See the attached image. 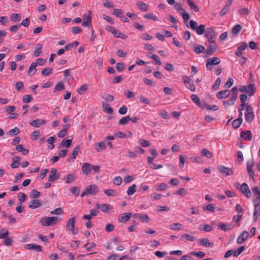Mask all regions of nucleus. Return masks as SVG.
<instances>
[{
	"mask_svg": "<svg viewBox=\"0 0 260 260\" xmlns=\"http://www.w3.org/2000/svg\"><path fill=\"white\" fill-rule=\"evenodd\" d=\"M59 219L57 217H45L40 221L41 224L44 226L53 225L58 222Z\"/></svg>",
	"mask_w": 260,
	"mask_h": 260,
	"instance_id": "nucleus-1",
	"label": "nucleus"
},
{
	"mask_svg": "<svg viewBox=\"0 0 260 260\" xmlns=\"http://www.w3.org/2000/svg\"><path fill=\"white\" fill-rule=\"evenodd\" d=\"M98 192L96 186L95 185H90L82 192L81 197H83L87 194L95 195Z\"/></svg>",
	"mask_w": 260,
	"mask_h": 260,
	"instance_id": "nucleus-2",
	"label": "nucleus"
},
{
	"mask_svg": "<svg viewBox=\"0 0 260 260\" xmlns=\"http://www.w3.org/2000/svg\"><path fill=\"white\" fill-rule=\"evenodd\" d=\"M220 62V59L218 57L209 58L207 60L206 68L208 70H211L214 66L218 64Z\"/></svg>",
	"mask_w": 260,
	"mask_h": 260,
	"instance_id": "nucleus-3",
	"label": "nucleus"
},
{
	"mask_svg": "<svg viewBox=\"0 0 260 260\" xmlns=\"http://www.w3.org/2000/svg\"><path fill=\"white\" fill-rule=\"evenodd\" d=\"M239 90L242 92H246L249 95H252L255 92V88L254 87V84H249L248 86L244 85L242 86Z\"/></svg>",
	"mask_w": 260,
	"mask_h": 260,
	"instance_id": "nucleus-4",
	"label": "nucleus"
},
{
	"mask_svg": "<svg viewBox=\"0 0 260 260\" xmlns=\"http://www.w3.org/2000/svg\"><path fill=\"white\" fill-rule=\"evenodd\" d=\"M231 91L233 92V95L231 97V103H230L229 101H223V104L225 106V108H227L231 105H234L235 102L237 99V88L236 87H234L232 88Z\"/></svg>",
	"mask_w": 260,
	"mask_h": 260,
	"instance_id": "nucleus-5",
	"label": "nucleus"
},
{
	"mask_svg": "<svg viewBox=\"0 0 260 260\" xmlns=\"http://www.w3.org/2000/svg\"><path fill=\"white\" fill-rule=\"evenodd\" d=\"M245 115L246 121L250 123L253 120L254 118V114L252 108L250 105L247 106L246 111Z\"/></svg>",
	"mask_w": 260,
	"mask_h": 260,
	"instance_id": "nucleus-6",
	"label": "nucleus"
},
{
	"mask_svg": "<svg viewBox=\"0 0 260 260\" xmlns=\"http://www.w3.org/2000/svg\"><path fill=\"white\" fill-rule=\"evenodd\" d=\"M216 33L214 30L211 28H207L205 32V37L208 39V42L215 40Z\"/></svg>",
	"mask_w": 260,
	"mask_h": 260,
	"instance_id": "nucleus-7",
	"label": "nucleus"
},
{
	"mask_svg": "<svg viewBox=\"0 0 260 260\" xmlns=\"http://www.w3.org/2000/svg\"><path fill=\"white\" fill-rule=\"evenodd\" d=\"M252 191L254 194V197L253 199L254 204H258L260 203V191L257 186H255L252 188Z\"/></svg>",
	"mask_w": 260,
	"mask_h": 260,
	"instance_id": "nucleus-8",
	"label": "nucleus"
},
{
	"mask_svg": "<svg viewBox=\"0 0 260 260\" xmlns=\"http://www.w3.org/2000/svg\"><path fill=\"white\" fill-rule=\"evenodd\" d=\"M209 44L206 50V53L208 55H211L216 51L217 46L215 41H209Z\"/></svg>",
	"mask_w": 260,
	"mask_h": 260,
	"instance_id": "nucleus-9",
	"label": "nucleus"
},
{
	"mask_svg": "<svg viewBox=\"0 0 260 260\" xmlns=\"http://www.w3.org/2000/svg\"><path fill=\"white\" fill-rule=\"evenodd\" d=\"M95 208L96 209H101L102 212L105 213H109L110 209L112 208L111 206L107 204H101L96 203L95 204Z\"/></svg>",
	"mask_w": 260,
	"mask_h": 260,
	"instance_id": "nucleus-10",
	"label": "nucleus"
},
{
	"mask_svg": "<svg viewBox=\"0 0 260 260\" xmlns=\"http://www.w3.org/2000/svg\"><path fill=\"white\" fill-rule=\"evenodd\" d=\"M249 233L247 231H243L238 237L237 242L238 244L243 243L248 238Z\"/></svg>",
	"mask_w": 260,
	"mask_h": 260,
	"instance_id": "nucleus-11",
	"label": "nucleus"
},
{
	"mask_svg": "<svg viewBox=\"0 0 260 260\" xmlns=\"http://www.w3.org/2000/svg\"><path fill=\"white\" fill-rule=\"evenodd\" d=\"M218 170L221 173L224 174L226 176L233 175L234 173V171L232 169L223 166H220L218 167Z\"/></svg>",
	"mask_w": 260,
	"mask_h": 260,
	"instance_id": "nucleus-12",
	"label": "nucleus"
},
{
	"mask_svg": "<svg viewBox=\"0 0 260 260\" xmlns=\"http://www.w3.org/2000/svg\"><path fill=\"white\" fill-rule=\"evenodd\" d=\"M57 170L56 169H52L49 175L48 180L49 182H53L57 180L59 177V175L56 173Z\"/></svg>",
	"mask_w": 260,
	"mask_h": 260,
	"instance_id": "nucleus-13",
	"label": "nucleus"
},
{
	"mask_svg": "<svg viewBox=\"0 0 260 260\" xmlns=\"http://www.w3.org/2000/svg\"><path fill=\"white\" fill-rule=\"evenodd\" d=\"M92 170V165L89 163H84L82 166V172L83 174L87 176Z\"/></svg>",
	"mask_w": 260,
	"mask_h": 260,
	"instance_id": "nucleus-14",
	"label": "nucleus"
},
{
	"mask_svg": "<svg viewBox=\"0 0 260 260\" xmlns=\"http://www.w3.org/2000/svg\"><path fill=\"white\" fill-rule=\"evenodd\" d=\"M230 95V91L228 89L220 91L216 93V96L219 99H225L229 97Z\"/></svg>",
	"mask_w": 260,
	"mask_h": 260,
	"instance_id": "nucleus-15",
	"label": "nucleus"
},
{
	"mask_svg": "<svg viewBox=\"0 0 260 260\" xmlns=\"http://www.w3.org/2000/svg\"><path fill=\"white\" fill-rule=\"evenodd\" d=\"M132 216V213H124L118 217V221L120 222L127 221Z\"/></svg>",
	"mask_w": 260,
	"mask_h": 260,
	"instance_id": "nucleus-16",
	"label": "nucleus"
},
{
	"mask_svg": "<svg viewBox=\"0 0 260 260\" xmlns=\"http://www.w3.org/2000/svg\"><path fill=\"white\" fill-rule=\"evenodd\" d=\"M254 164L253 161H249L247 162V170L249 176L254 179V172L252 170Z\"/></svg>",
	"mask_w": 260,
	"mask_h": 260,
	"instance_id": "nucleus-17",
	"label": "nucleus"
},
{
	"mask_svg": "<svg viewBox=\"0 0 260 260\" xmlns=\"http://www.w3.org/2000/svg\"><path fill=\"white\" fill-rule=\"evenodd\" d=\"M240 190L245 196H246L247 198H249V194L250 193V191L249 190L248 185L246 183H243L241 185Z\"/></svg>",
	"mask_w": 260,
	"mask_h": 260,
	"instance_id": "nucleus-18",
	"label": "nucleus"
},
{
	"mask_svg": "<svg viewBox=\"0 0 260 260\" xmlns=\"http://www.w3.org/2000/svg\"><path fill=\"white\" fill-rule=\"evenodd\" d=\"M45 123L46 121L45 120L37 119L30 122L29 124L34 127H38L42 125L45 124Z\"/></svg>",
	"mask_w": 260,
	"mask_h": 260,
	"instance_id": "nucleus-19",
	"label": "nucleus"
},
{
	"mask_svg": "<svg viewBox=\"0 0 260 260\" xmlns=\"http://www.w3.org/2000/svg\"><path fill=\"white\" fill-rule=\"evenodd\" d=\"M240 136L241 138L245 140L250 141L252 139V134L250 131L241 132Z\"/></svg>",
	"mask_w": 260,
	"mask_h": 260,
	"instance_id": "nucleus-20",
	"label": "nucleus"
},
{
	"mask_svg": "<svg viewBox=\"0 0 260 260\" xmlns=\"http://www.w3.org/2000/svg\"><path fill=\"white\" fill-rule=\"evenodd\" d=\"M218 228L223 231H229L233 228V225L232 224H225L223 223H220L218 225Z\"/></svg>",
	"mask_w": 260,
	"mask_h": 260,
	"instance_id": "nucleus-21",
	"label": "nucleus"
},
{
	"mask_svg": "<svg viewBox=\"0 0 260 260\" xmlns=\"http://www.w3.org/2000/svg\"><path fill=\"white\" fill-rule=\"evenodd\" d=\"M199 244L206 247H210L213 245V243H211L208 238H204L199 240Z\"/></svg>",
	"mask_w": 260,
	"mask_h": 260,
	"instance_id": "nucleus-22",
	"label": "nucleus"
},
{
	"mask_svg": "<svg viewBox=\"0 0 260 260\" xmlns=\"http://www.w3.org/2000/svg\"><path fill=\"white\" fill-rule=\"evenodd\" d=\"M254 211L253 213L254 221H256L260 215V204H254Z\"/></svg>",
	"mask_w": 260,
	"mask_h": 260,
	"instance_id": "nucleus-23",
	"label": "nucleus"
},
{
	"mask_svg": "<svg viewBox=\"0 0 260 260\" xmlns=\"http://www.w3.org/2000/svg\"><path fill=\"white\" fill-rule=\"evenodd\" d=\"M41 202L38 200H32L30 201L28 207L31 209H36L41 206Z\"/></svg>",
	"mask_w": 260,
	"mask_h": 260,
	"instance_id": "nucleus-24",
	"label": "nucleus"
},
{
	"mask_svg": "<svg viewBox=\"0 0 260 260\" xmlns=\"http://www.w3.org/2000/svg\"><path fill=\"white\" fill-rule=\"evenodd\" d=\"M24 247L27 249H35L38 252L42 250V247L41 246L34 244H27L25 245Z\"/></svg>",
	"mask_w": 260,
	"mask_h": 260,
	"instance_id": "nucleus-25",
	"label": "nucleus"
},
{
	"mask_svg": "<svg viewBox=\"0 0 260 260\" xmlns=\"http://www.w3.org/2000/svg\"><path fill=\"white\" fill-rule=\"evenodd\" d=\"M37 66V63L36 62H32L30 67L29 68L28 74L29 76L33 75L37 71L36 67Z\"/></svg>",
	"mask_w": 260,
	"mask_h": 260,
	"instance_id": "nucleus-26",
	"label": "nucleus"
},
{
	"mask_svg": "<svg viewBox=\"0 0 260 260\" xmlns=\"http://www.w3.org/2000/svg\"><path fill=\"white\" fill-rule=\"evenodd\" d=\"M102 107L104 109V110L106 111L107 113L109 114H111L113 112V109L111 107H110V105L104 102H102Z\"/></svg>",
	"mask_w": 260,
	"mask_h": 260,
	"instance_id": "nucleus-27",
	"label": "nucleus"
},
{
	"mask_svg": "<svg viewBox=\"0 0 260 260\" xmlns=\"http://www.w3.org/2000/svg\"><path fill=\"white\" fill-rule=\"evenodd\" d=\"M82 25L84 27L89 28L91 25V17H83Z\"/></svg>",
	"mask_w": 260,
	"mask_h": 260,
	"instance_id": "nucleus-28",
	"label": "nucleus"
},
{
	"mask_svg": "<svg viewBox=\"0 0 260 260\" xmlns=\"http://www.w3.org/2000/svg\"><path fill=\"white\" fill-rule=\"evenodd\" d=\"M243 121L242 118H238L237 119H235L233 122V127L234 128L236 129L240 127L241 124V123Z\"/></svg>",
	"mask_w": 260,
	"mask_h": 260,
	"instance_id": "nucleus-29",
	"label": "nucleus"
},
{
	"mask_svg": "<svg viewBox=\"0 0 260 260\" xmlns=\"http://www.w3.org/2000/svg\"><path fill=\"white\" fill-rule=\"evenodd\" d=\"M16 149L18 151L22 152L23 155H26L29 152V150L23 148V146L21 144L17 145L16 146Z\"/></svg>",
	"mask_w": 260,
	"mask_h": 260,
	"instance_id": "nucleus-30",
	"label": "nucleus"
},
{
	"mask_svg": "<svg viewBox=\"0 0 260 260\" xmlns=\"http://www.w3.org/2000/svg\"><path fill=\"white\" fill-rule=\"evenodd\" d=\"M72 143V140L71 139H68L66 140H63L62 141L59 146V148L61 147V146L65 147L66 148H69L71 146Z\"/></svg>",
	"mask_w": 260,
	"mask_h": 260,
	"instance_id": "nucleus-31",
	"label": "nucleus"
},
{
	"mask_svg": "<svg viewBox=\"0 0 260 260\" xmlns=\"http://www.w3.org/2000/svg\"><path fill=\"white\" fill-rule=\"evenodd\" d=\"M201 154L203 156H205L209 158H211L212 157L213 155L211 152H210L207 149L204 148L201 150Z\"/></svg>",
	"mask_w": 260,
	"mask_h": 260,
	"instance_id": "nucleus-32",
	"label": "nucleus"
},
{
	"mask_svg": "<svg viewBox=\"0 0 260 260\" xmlns=\"http://www.w3.org/2000/svg\"><path fill=\"white\" fill-rule=\"evenodd\" d=\"M74 223H75V217H73L70 218L67 224V228L68 230H71V229L74 228Z\"/></svg>",
	"mask_w": 260,
	"mask_h": 260,
	"instance_id": "nucleus-33",
	"label": "nucleus"
},
{
	"mask_svg": "<svg viewBox=\"0 0 260 260\" xmlns=\"http://www.w3.org/2000/svg\"><path fill=\"white\" fill-rule=\"evenodd\" d=\"M187 4L189 6L190 9L193 10L195 12H198L199 11V7L197 6H196L193 3H192L191 1L187 0Z\"/></svg>",
	"mask_w": 260,
	"mask_h": 260,
	"instance_id": "nucleus-34",
	"label": "nucleus"
},
{
	"mask_svg": "<svg viewBox=\"0 0 260 260\" xmlns=\"http://www.w3.org/2000/svg\"><path fill=\"white\" fill-rule=\"evenodd\" d=\"M205 26L203 24H201L199 26H198L197 29H196L195 30L198 35H202L205 31Z\"/></svg>",
	"mask_w": 260,
	"mask_h": 260,
	"instance_id": "nucleus-35",
	"label": "nucleus"
},
{
	"mask_svg": "<svg viewBox=\"0 0 260 260\" xmlns=\"http://www.w3.org/2000/svg\"><path fill=\"white\" fill-rule=\"evenodd\" d=\"M137 6L140 10L143 11H147L148 9V5L142 2H138Z\"/></svg>",
	"mask_w": 260,
	"mask_h": 260,
	"instance_id": "nucleus-36",
	"label": "nucleus"
},
{
	"mask_svg": "<svg viewBox=\"0 0 260 260\" xmlns=\"http://www.w3.org/2000/svg\"><path fill=\"white\" fill-rule=\"evenodd\" d=\"M137 185L133 184L132 186L129 187L127 190V193L128 195L131 196L134 194L136 191Z\"/></svg>",
	"mask_w": 260,
	"mask_h": 260,
	"instance_id": "nucleus-37",
	"label": "nucleus"
},
{
	"mask_svg": "<svg viewBox=\"0 0 260 260\" xmlns=\"http://www.w3.org/2000/svg\"><path fill=\"white\" fill-rule=\"evenodd\" d=\"M241 29V26L239 24H237L235 26H234L232 29V33L234 35H237L240 31Z\"/></svg>",
	"mask_w": 260,
	"mask_h": 260,
	"instance_id": "nucleus-38",
	"label": "nucleus"
},
{
	"mask_svg": "<svg viewBox=\"0 0 260 260\" xmlns=\"http://www.w3.org/2000/svg\"><path fill=\"white\" fill-rule=\"evenodd\" d=\"M129 116L123 117L119 120V123L121 125H125L129 122Z\"/></svg>",
	"mask_w": 260,
	"mask_h": 260,
	"instance_id": "nucleus-39",
	"label": "nucleus"
},
{
	"mask_svg": "<svg viewBox=\"0 0 260 260\" xmlns=\"http://www.w3.org/2000/svg\"><path fill=\"white\" fill-rule=\"evenodd\" d=\"M52 71V68H45L42 71L41 73L43 76H47L51 74Z\"/></svg>",
	"mask_w": 260,
	"mask_h": 260,
	"instance_id": "nucleus-40",
	"label": "nucleus"
},
{
	"mask_svg": "<svg viewBox=\"0 0 260 260\" xmlns=\"http://www.w3.org/2000/svg\"><path fill=\"white\" fill-rule=\"evenodd\" d=\"M80 150V147L78 146L74 148L73 152L70 156V158L75 159L78 155V152Z\"/></svg>",
	"mask_w": 260,
	"mask_h": 260,
	"instance_id": "nucleus-41",
	"label": "nucleus"
},
{
	"mask_svg": "<svg viewBox=\"0 0 260 260\" xmlns=\"http://www.w3.org/2000/svg\"><path fill=\"white\" fill-rule=\"evenodd\" d=\"M192 101L196 103L197 105H200V98L196 94H192L190 96Z\"/></svg>",
	"mask_w": 260,
	"mask_h": 260,
	"instance_id": "nucleus-42",
	"label": "nucleus"
},
{
	"mask_svg": "<svg viewBox=\"0 0 260 260\" xmlns=\"http://www.w3.org/2000/svg\"><path fill=\"white\" fill-rule=\"evenodd\" d=\"M182 225L179 223L172 224L170 225V229L172 230H179L181 229Z\"/></svg>",
	"mask_w": 260,
	"mask_h": 260,
	"instance_id": "nucleus-43",
	"label": "nucleus"
},
{
	"mask_svg": "<svg viewBox=\"0 0 260 260\" xmlns=\"http://www.w3.org/2000/svg\"><path fill=\"white\" fill-rule=\"evenodd\" d=\"M98 147L95 148V149H96V151L98 152H101V151H102V150H105L106 148V146L105 144L103 142H101L98 143Z\"/></svg>",
	"mask_w": 260,
	"mask_h": 260,
	"instance_id": "nucleus-44",
	"label": "nucleus"
},
{
	"mask_svg": "<svg viewBox=\"0 0 260 260\" xmlns=\"http://www.w3.org/2000/svg\"><path fill=\"white\" fill-rule=\"evenodd\" d=\"M204 50L205 47L202 45L198 46L194 48V51L197 54L202 53Z\"/></svg>",
	"mask_w": 260,
	"mask_h": 260,
	"instance_id": "nucleus-45",
	"label": "nucleus"
},
{
	"mask_svg": "<svg viewBox=\"0 0 260 260\" xmlns=\"http://www.w3.org/2000/svg\"><path fill=\"white\" fill-rule=\"evenodd\" d=\"M149 54H151V56H150V57L153 59L155 62V63L156 64H158V65H160L161 62V61L159 60V59L158 58V56L154 54H152V53L151 52H150Z\"/></svg>",
	"mask_w": 260,
	"mask_h": 260,
	"instance_id": "nucleus-46",
	"label": "nucleus"
},
{
	"mask_svg": "<svg viewBox=\"0 0 260 260\" xmlns=\"http://www.w3.org/2000/svg\"><path fill=\"white\" fill-rule=\"evenodd\" d=\"M185 238L186 240L189 241H193L196 240V238L194 236H192L189 234H185L181 236V239L183 238Z\"/></svg>",
	"mask_w": 260,
	"mask_h": 260,
	"instance_id": "nucleus-47",
	"label": "nucleus"
},
{
	"mask_svg": "<svg viewBox=\"0 0 260 260\" xmlns=\"http://www.w3.org/2000/svg\"><path fill=\"white\" fill-rule=\"evenodd\" d=\"M64 88V87L63 83L60 82L56 84L53 91L55 92L56 91H60L61 90H63Z\"/></svg>",
	"mask_w": 260,
	"mask_h": 260,
	"instance_id": "nucleus-48",
	"label": "nucleus"
},
{
	"mask_svg": "<svg viewBox=\"0 0 260 260\" xmlns=\"http://www.w3.org/2000/svg\"><path fill=\"white\" fill-rule=\"evenodd\" d=\"M43 45L42 44H38L37 47V49L34 53V55L36 57H38L40 55L41 53V49L42 48Z\"/></svg>",
	"mask_w": 260,
	"mask_h": 260,
	"instance_id": "nucleus-49",
	"label": "nucleus"
},
{
	"mask_svg": "<svg viewBox=\"0 0 260 260\" xmlns=\"http://www.w3.org/2000/svg\"><path fill=\"white\" fill-rule=\"evenodd\" d=\"M40 195V192L36 189H33L30 194V197L32 199H36L39 197Z\"/></svg>",
	"mask_w": 260,
	"mask_h": 260,
	"instance_id": "nucleus-50",
	"label": "nucleus"
},
{
	"mask_svg": "<svg viewBox=\"0 0 260 260\" xmlns=\"http://www.w3.org/2000/svg\"><path fill=\"white\" fill-rule=\"evenodd\" d=\"M23 102L24 103H28L32 101V98L30 95H24L23 96Z\"/></svg>",
	"mask_w": 260,
	"mask_h": 260,
	"instance_id": "nucleus-51",
	"label": "nucleus"
},
{
	"mask_svg": "<svg viewBox=\"0 0 260 260\" xmlns=\"http://www.w3.org/2000/svg\"><path fill=\"white\" fill-rule=\"evenodd\" d=\"M55 140L56 138L54 137H50L47 139V142L48 144H51L50 147L51 149H53L54 148L55 145L53 144V143L55 142Z\"/></svg>",
	"mask_w": 260,
	"mask_h": 260,
	"instance_id": "nucleus-52",
	"label": "nucleus"
},
{
	"mask_svg": "<svg viewBox=\"0 0 260 260\" xmlns=\"http://www.w3.org/2000/svg\"><path fill=\"white\" fill-rule=\"evenodd\" d=\"M203 208L204 211L208 210L210 212H213L215 209L214 205L212 204H209Z\"/></svg>",
	"mask_w": 260,
	"mask_h": 260,
	"instance_id": "nucleus-53",
	"label": "nucleus"
},
{
	"mask_svg": "<svg viewBox=\"0 0 260 260\" xmlns=\"http://www.w3.org/2000/svg\"><path fill=\"white\" fill-rule=\"evenodd\" d=\"M75 180V176L73 174H69L67 176L66 179V182L67 183H70Z\"/></svg>",
	"mask_w": 260,
	"mask_h": 260,
	"instance_id": "nucleus-54",
	"label": "nucleus"
},
{
	"mask_svg": "<svg viewBox=\"0 0 260 260\" xmlns=\"http://www.w3.org/2000/svg\"><path fill=\"white\" fill-rule=\"evenodd\" d=\"M87 89V87L86 85H82L77 90V92L80 94H83Z\"/></svg>",
	"mask_w": 260,
	"mask_h": 260,
	"instance_id": "nucleus-55",
	"label": "nucleus"
},
{
	"mask_svg": "<svg viewBox=\"0 0 260 260\" xmlns=\"http://www.w3.org/2000/svg\"><path fill=\"white\" fill-rule=\"evenodd\" d=\"M190 254L193 255H196L200 258L203 257L205 255V253L203 251L191 252L190 253Z\"/></svg>",
	"mask_w": 260,
	"mask_h": 260,
	"instance_id": "nucleus-56",
	"label": "nucleus"
},
{
	"mask_svg": "<svg viewBox=\"0 0 260 260\" xmlns=\"http://www.w3.org/2000/svg\"><path fill=\"white\" fill-rule=\"evenodd\" d=\"M113 34L115 36L116 38H121L122 39L125 38V35L120 32V31L116 30L115 31L113 32Z\"/></svg>",
	"mask_w": 260,
	"mask_h": 260,
	"instance_id": "nucleus-57",
	"label": "nucleus"
},
{
	"mask_svg": "<svg viewBox=\"0 0 260 260\" xmlns=\"http://www.w3.org/2000/svg\"><path fill=\"white\" fill-rule=\"evenodd\" d=\"M221 82V79L220 78H218L215 81V83L212 85V88L213 89H216L218 88L220 86Z\"/></svg>",
	"mask_w": 260,
	"mask_h": 260,
	"instance_id": "nucleus-58",
	"label": "nucleus"
},
{
	"mask_svg": "<svg viewBox=\"0 0 260 260\" xmlns=\"http://www.w3.org/2000/svg\"><path fill=\"white\" fill-rule=\"evenodd\" d=\"M124 94L128 99H132L134 97L133 92L129 90L124 91Z\"/></svg>",
	"mask_w": 260,
	"mask_h": 260,
	"instance_id": "nucleus-59",
	"label": "nucleus"
},
{
	"mask_svg": "<svg viewBox=\"0 0 260 260\" xmlns=\"http://www.w3.org/2000/svg\"><path fill=\"white\" fill-rule=\"evenodd\" d=\"M141 221L143 222H148L149 221V218L146 214H142L140 216Z\"/></svg>",
	"mask_w": 260,
	"mask_h": 260,
	"instance_id": "nucleus-60",
	"label": "nucleus"
},
{
	"mask_svg": "<svg viewBox=\"0 0 260 260\" xmlns=\"http://www.w3.org/2000/svg\"><path fill=\"white\" fill-rule=\"evenodd\" d=\"M122 180L120 177H116L113 180V183L115 185H119L122 183Z\"/></svg>",
	"mask_w": 260,
	"mask_h": 260,
	"instance_id": "nucleus-61",
	"label": "nucleus"
},
{
	"mask_svg": "<svg viewBox=\"0 0 260 260\" xmlns=\"http://www.w3.org/2000/svg\"><path fill=\"white\" fill-rule=\"evenodd\" d=\"M244 250H245V248L244 246H241L239 248L238 250L234 251V256L237 257Z\"/></svg>",
	"mask_w": 260,
	"mask_h": 260,
	"instance_id": "nucleus-62",
	"label": "nucleus"
},
{
	"mask_svg": "<svg viewBox=\"0 0 260 260\" xmlns=\"http://www.w3.org/2000/svg\"><path fill=\"white\" fill-rule=\"evenodd\" d=\"M70 191L72 193L75 194L76 196H78L80 193V190L76 186L72 187L70 188Z\"/></svg>",
	"mask_w": 260,
	"mask_h": 260,
	"instance_id": "nucleus-63",
	"label": "nucleus"
},
{
	"mask_svg": "<svg viewBox=\"0 0 260 260\" xmlns=\"http://www.w3.org/2000/svg\"><path fill=\"white\" fill-rule=\"evenodd\" d=\"M127 110V108L126 106L123 105L121 108L119 109L118 112L121 114L123 115L125 114Z\"/></svg>",
	"mask_w": 260,
	"mask_h": 260,
	"instance_id": "nucleus-64",
	"label": "nucleus"
}]
</instances>
